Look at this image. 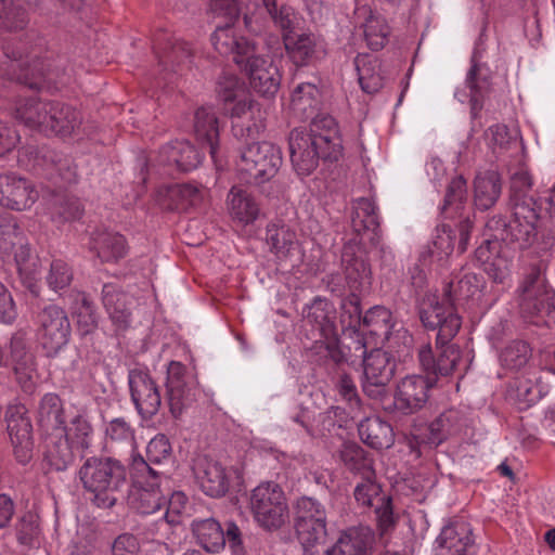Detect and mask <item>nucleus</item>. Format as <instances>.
<instances>
[{
	"mask_svg": "<svg viewBox=\"0 0 555 555\" xmlns=\"http://www.w3.org/2000/svg\"><path fill=\"white\" fill-rule=\"evenodd\" d=\"M472 528L464 520L444 526L436 539V555H475Z\"/></svg>",
	"mask_w": 555,
	"mask_h": 555,
	"instance_id": "23",
	"label": "nucleus"
},
{
	"mask_svg": "<svg viewBox=\"0 0 555 555\" xmlns=\"http://www.w3.org/2000/svg\"><path fill=\"white\" fill-rule=\"evenodd\" d=\"M538 219L535 207L516 204L513 208V218L508 222L506 241L517 243L521 249L530 247L537 240Z\"/></svg>",
	"mask_w": 555,
	"mask_h": 555,
	"instance_id": "26",
	"label": "nucleus"
},
{
	"mask_svg": "<svg viewBox=\"0 0 555 555\" xmlns=\"http://www.w3.org/2000/svg\"><path fill=\"white\" fill-rule=\"evenodd\" d=\"M211 43L221 55H233V60L238 66L243 65L246 56L257 51L254 41L237 36L229 24L216 28L211 35Z\"/></svg>",
	"mask_w": 555,
	"mask_h": 555,
	"instance_id": "30",
	"label": "nucleus"
},
{
	"mask_svg": "<svg viewBox=\"0 0 555 555\" xmlns=\"http://www.w3.org/2000/svg\"><path fill=\"white\" fill-rule=\"evenodd\" d=\"M474 203L479 210H487L494 206L501 192L502 183L500 175L495 171H487L478 175L474 183Z\"/></svg>",
	"mask_w": 555,
	"mask_h": 555,
	"instance_id": "45",
	"label": "nucleus"
},
{
	"mask_svg": "<svg viewBox=\"0 0 555 555\" xmlns=\"http://www.w3.org/2000/svg\"><path fill=\"white\" fill-rule=\"evenodd\" d=\"M192 530L197 543L209 553H218L224 547V531L214 518L194 520Z\"/></svg>",
	"mask_w": 555,
	"mask_h": 555,
	"instance_id": "51",
	"label": "nucleus"
},
{
	"mask_svg": "<svg viewBox=\"0 0 555 555\" xmlns=\"http://www.w3.org/2000/svg\"><path fill=\"white\" fill-rule=\"evenodd\" d=\"M341 262L346 281L352 291L367 289L371 285V268L366 260L357 256L352 246H345Z\"/></svg>",
	"mask_w": 555,
	"mask_h": 555,
	"instance_id": "43",
	"label": "nucleus"
},
{
	"mask_svg": "<svg viewBox=\"0 0 555 555\" xmlns=\"http://www.w3.org/2000/svg\"><path fill=\"white\" fill-rule=\"evenodd\" d=\"M29 169L38 175H44L57 185L48 201V209L51 219L57 223L79 219L82 215L80 202L76 197L68 196L61 189L77 180V168L70 157L57 154L54 151L35 152Z\"/></svg>",
	"mask_w": 555,
	"mask_h": 555,
	"instance_id": "3",
	"label": "nucleus"
},
{
	"mask_svg": "<svg viewBox=\"0 0 555 555\" xmlns=\"http://www.w3.org/2000/svg\"><path fill=\"white\" fill-rule=\"evenodd\" d=\"M420 319L424 327L437 331L436 345L441 349L439 353L448 347L455 348L449 343L459 333L462 320L453 302L448 301L443 295L441 298L426 296L420 307Z\"/></svg>",
	"mask_w": 555,
	"mask_h": 555,
	"instance_id": "6",
	"label": "nucleus"
},
{
	"mask_svg": "<svg viewBox=\"0 0 555 555\" xmlns=\"http://www.w3.org/2000/svg\"><path fill=\"white\" fill-rule=\"evenodd\" d=\"M266 11L274 26L282 33V39L295 34L304 23L302 16L292 7L286 4L278 5L276 0H262V7L253 13L244 14V24L249 33L260 34L264 28V20L261 12Z\"/></svg>",
	"mask_w": 555,
	"mask_h": 555,
	"instance_id": "13",
	"label": "nucleus"
},
{
	"mask_svg": "<svg viewBox=\"0 0 555 555\" xmlns=\"http://www.w3.org/2000/svg\"><path fill=\"white\" fill-rule=\"evenodd\" d=\"M36 421L44 434L61 433L64 429L65 409L59 395L48 392L40 398L36 410Z\"/></svg>",
	"mask_w": 555,
	"mask_h": 555,
	"instance_id": "39",
	"label": "nucleus"
},
{
	"mask_svg": "<svg viewBox=\"0 0 555 555\" xmlns=\"http://www.w3.org/2000/svg\"><path fill=\"white\" fill-rule=\"evenodd\" d=\"M44 457L51 468L65 470L75 459L73 442L66 437L64 429L61 433L50 431L44 438Z\"/></svg>",
	"mask_w": 555,
	"mask_h": 555,
	"instance_id": "41",
	"label": "nucleus"
},
{
	"mask_svg": "<svg viewBox=\"0 0 555 555\" xmlns=\"http://www.w3.org/2000/svg\"><path fill=\"white\" fill-rule=\"evenodd\" d=\"M131 400L143 418H152L157 414L162 397L158 387L149 372L143 369H132L128 374Z\"/></svg>",
	"mask_w": 555,
	"mask_h": 555,
	"instance_id": "17",
	"label": "nucleus"
},
{
	"mask_svg": "<svg viewBox=\"0 0 555 555\" xmlns=\"http://www.w3.org/2000/svg\"><path fill=\"white\" fill-rule=\"evenodd\" d=\"M202 154L186 140H176L160 147L155 158L159 166L191 171L202 162Z\"/></svg>",
	"mask_w": 555,
	"mask_h": 555,
	"instance_id": "28",
	"label": "nucleus"
},
{
	"mask_svg": "<svg viewBox=\"0 0 555 555\" xmlns=\"http://www.w3.org/2000/svg\"><path fill=\"white\" fill-rule=\"evenodd\" d=\"M361 89L369 94L378 92L384 86L380 64L376 56L359 54L354 60Z\"/></svg>",
	"mask_w": 555,
	"mask_h": 555,
	"instance_id": "49",
	"label": "nucleus"
},
{
	"mask_svg": "<svg viewBox=\"0 0 555 555\" xmlns=\"http://www.w3.org/2000/svg\"><path fill=\"white\" fill-rule=\"evenodd\" d=\"M37 338L48 357H55L69 341L70 322L63 308L47 305L35 318Z\"/></svg>",
	"mask_w": 555,
	"mask_h": 555,
	"instance_id": "10",
	"label": "nucleus"
},
{
	"mask_svg": "<svg viewBox=\"0 0 555 555\" xmlns=\"http://www.w3.org/2000/svg\"><path fill=\"white\" fill-rule=\"evenodd\" d=\"M266 241L271 253L280 260L291 258L299 246L296 229L282 219H275L267 225Z\"/></svg>",
	"mask_w": 555,
	"mask_h": 555,
	"instance_id": "34",
	"label": "nucleus"
},
{
	"mask_svg": "<svg viewBox=\"0 0 555 555\" xmlns=\"http://www.w3.org/2000/svg\"><path fill=\"white\" fill-rule=\"evenodd\" d=\"M203 199V190L189 183L160 186L157 191V202L169 210H186L198 205Z\"/></svg>",
	"mask_w": 555,
	"mask_h": 555,
	"instance_id": "35",
	"label": "nucleus"
},
{
	"mask_svg": "<svg viewBox=\"0 0 555 555\" xmlns=\"http://www.w3.org/2000/svg\"><path fill=\"white\" fill-rule=\"evenodd\" d=\"M467 195L466 180L462 176H457L451 180L448 185L444 202L441 207V214L444 218L459 217V249L461 253L465 251L469 241L470 229L473 228V220L470 212H464Z\"/></svg>",
	"mask_w": 555,
	"mask_h": 555,
	"instance_id": "15",
	"label": "nucleus"
},
{
	"mask_svg": "<svg viewBox=\"0 0 555 555\" xmlns=\"http://www.w3.org/2000/svg\"><path fill=\"white\" fill-rule=\"evenodd\" d=\"M131 424L124 417H116L109 421L105 427L106 438L113 442L134 447L135 436Z\"/></svg>",
	"mask_w": 555,
	"mask_h": 555,
	"instance_id": "64",
	"label": "nucleus"
},
{
	"mask_svg": "<svg viewBox=\"0 0 555 555\" xmlns=\"http://www.w3.org/2000/svg\"><path fill=\"white\" fill-rule=\"evenodd\" d=\"M295 528L304 555H325L326 522H296Z\"/></svg>",
	"mask_w": 555,
	"mask_h": 555,
	"instance_id": "46",
	"label": "nucleus"
},
{
	"mask_svg": "<svg viewBox=\"0 0 555 555\" xmlns=\"http://www.w3.org/2000/svg\"><path fill=\"white\" fill-rule=\"evenodd\" d=\"M77 477L91 501L100 508H111L117 503V493L126 483V466L111 456H90L77 472Z\"/></svg>",
	"mask_w": 555,
	"mask_h": 555,
	"instance_id": "4",
	"label": "nucleus"
},
{
	"mask_svg": "<svg viewBox=\"0 0 555 555\" xmlns=\"http://www.w3.org/2000/svg\"><path fill=\"white\" fill-rule=\"evenodd\" d=\"M463 423L464 418L460 411L447 410L428 425V434L424 438V442L437 447L450 437L457 435L462 430Z\"/></svg>",
	"mask_w": 555,
	"mask_h": 555,
	"instance_id": "42",
	"label": "nucleus"
},
{
	"mask_svg": "<svg viewBox=\"0 0 555 555\" xmlns=\"http://www.w3.org/2000/svg\"><path fill=\"white\" fill-rule=\"evenodd\" d=\"M249 507L255 521L266 530L281 528L288 517L284 491L272 481L262 482L251 491Z\"/></svg>",
	"mask_w": 555,
	"mask_h": 555,
	"instance_id": "8",
	"label": "nucleus"
},
{
	"mask_svg": "<svg viewBox=\"0 0 555 555\" xmlns=\"http://www.w3.org/2000/svg\"><path fill=\"white\" fill-rule=\"evenodd\" d=\"M51 106V101L36 96L20 98L15 102L14 116L26 127L46 134Z\"/></svg>",
	"mask_w": 555,
	"mask_h": 555,
	"instance_id": "37",
	"label": "nucleus"
},
{
	"mask_svg": "<svg viewBox=\"0 0 555 555\" xmlns=\"http://www.w3.org/2000/svg\"><path fill=\"white\" fill-rule=\"evenodd\" d=\"M475 255L493 283L502 285L511 283L514 253L509 247L489 238L476 249Z\"/></svg>",
	"mask_w": 555,
	"mask_h": 555,
	"instance_id": "14",
	"label": "nucleus"
},
{
	"mask_svg": "<svg viewBox=\"0 0 555 555\" xmlns=\"http://www.w3.org/2000/svg\"><path fill=\"white\" fill-rule=\"evenodd\" d=\"M375 535L364 526L350 527L340 532L336 542L326 547L325 555H372Z\"/></svg>",
	"mask_w": 555,
	"mask_h": 555,
	"instance_id": "27",
	"label": "nucleus"
},
{
	"mask_svg": "<svg viewBox=\"0 0 555 555\" xmlns=\"http://www.w3.org/2000/svg\"><path fill=\"white\" fill-rule=\"evenodd\" d=\"M156 54L159 65L167 69L168 65L173 67L190 62L192 49L185 41L168 38L164 47L157 48Z\"/></svg>",
	"mask_w": 555,
	"mask_h": 555,
	"instance_id": "54",
	"label": "nucleus"
},
{
	"mask_svg": "<svg viewBox=\"0 0 555 555\" xmlns=\"http://www.w3.org/2000/svg\"><path fill=\"white\" fill-rule=\"evenodd\" d=\"M320 78L312 77L308 81H298L291 94V109L300 120L310 119L319 112L322 104Z\"/></svg>",
	"mask_w": 555,
	"mask_h": 555,
	"instance_id": "29",
	"label": "nucleus"
},
{
	"mask_svg": "<svg viewBox=\"0 0 555 555\" xmlns=\"http://www.w3.org/2000/svg\"><path fill=\"white\" fill-rule=\"evenodd\" d=\"M310 118L309 131L294 129L288 139L292 164L301 176L310 175L320 158L337 160L341 151V139L335 119L331 115L319 113Z\"/></svg>",
	"mask_w": 555,
	"mask_h": 555,
	"instance_id": "2",
	"label": "nucleus"
},
{
	"mask_svg": "<svg viewBox=\"0 0 555 555\" xmlns=\"http://www.w3.org/2000/svg\"><path fill=\"white\" fill-rule=\"evenodd\" d=\"M24 232L14 216L0 212V257H10Z\"/></svg>",
	"mask_w": 555,
	"mask_h": 555,
	"instance_id": "56",
	"label": "nucleus"
},
{
	"mask_svg": "<svg viewBox=\"0 0 555 555\" xmlns=\"http://www.w3.org/2000/svg\"><path fill=\"white\" fill-rule=\"evenodd\" d=\"M296 522H326L324 506L313 498L302 496L297 501Z\"/></svg>",
	"mask_w": 555,
	"mask_h": 555,
	"instance_id": "61",
	"label": "nucleus"
},
{
	"mask_svg": "<svg viewBox=\"0 0 555 555\" xmlns=\"http://www.w3.org/2000/svg\"><path fill=\"white\" fill-rule=\"evenodd\" d=\"M281 165L280 147L267 141L253 142L241 150L236 172L240 181L261 185L278 173Z\"/></svg>",
	"mask_w": 555,
	"mask_h": 555,
	"instance_id": "5",
	"label": "nucleus"
},
{
	"mask_svg": "<svg viewBox=\"0 0 555 555\" xmlns=\"http://www.w3.org/2000/svg\"><path fill=\"white\" fill-rule=\"evenodd\" d=\"M193 473L202 491L211 498L223 496L230 487L227 468L208 456H198L193 466Z\"/></svg>",
	"mask_w": 555,
	"mask_h": 555,
	"instance_id": "24",
	"label": "nucleus"
},
{
	"mask_svg": "<svg viewBox=\"0 0 555 555\" xmlns=\"http://www.w3.org/2000/svg\"><path fill=\"white\" fill-rule=\"evenodd\" d=\"M101 302L116 332L131 326L135 299L121 285L105 283L101 291Z\"/></svg>",
	"mask_w": 555,
	"mask_h": 555,
	"instance_id": "16",
	"label": "nucleus"
},
{
	"mask_svg": "<svg viewBox=\"0 0 555 555\" xmlns=\"http://www.w3.org/2000/svg\"><path fill=\"white\" fill-rule=\"evenodd\" d=\"M228 203L232 218L242 224L253 223L259 216L258 203L245 190L233 186L228 194Z\"/></svg>",
	"mask_w": 555,
	"mask_h": 555,
	"instance_id": "47",
	"label": "nucleus"
},
{
	"mask_svg": "<svg viewBox=\"0 0 555 555\" xmlns=\"http://www.w3.org/2000/svg\"><path fill=\"white\" fill-rule=\"evenodd\" d=\"M51 105L46 134L67 138L83 131L82 115L76 107L60 101H51Z\"/></svg>",
	"mask_w": 555,
	"mask_h": 555,
	"instance_id": "33",
	"label": "nucleus"
},
{
	"mask_svg": "<svg viewBox=\"0 0 555 555\" xmlns=\"http://www.w3.org/2000/svg\"><path fill=\"white\" fill-rule=\"evenodd\" d=\"M283 42L288 57L297 66L310 65L325 53L322 42L312 33H295Z\"/></svg>",
	"mask_w": 555,
	"mask_h": 555,
	"instance_id": "32",
	"label": "nucleus"
},
{
	"mask_svg": "<svg viewBox=\"0 0 555 555\" xmlns=\"http://www.w3.org/2000/svg\"><path fill=\"white\" fill-rule=\"evenodd\" d=\"M482 278L473 272L463 273L457 280H451L443 288V296L448 301L456 305L462 300L474 297L482 287Z\"/></svg>",
	"mask_w": 555,
	"mask_h": 555,
	"instance_id": "52",
	"label": "nucleus"
},
{
	"mask_svg": "<svg viewBox=\"0 0 555 555\" xmlns=\"http://www.w3.org/2000/svg\"><path fill=\"white\" fill-rule=\"evenodd\" d=\"M4 55L10 59V72H4L10 80H16L18 83L28 87L34 90H41L46 82V73L43 64L40 60L36 59L33 64L18 63L22 60V53L11 50V48L4 47Z\"/></svg>",
	"mask_w": 555,
	"mask_h": 555,
	"instance_id": "31",
	"label": "nucleus"
},
{
	"mask_svg": "<svg viewBox=\"0 0 555 555\" xmlns=\"http://www.w3.org/2000/svg\"><path fill=\"white\" fill-rule=\"evenodd\" d=\"M454 249V234L449 224H441L436 228L430 254L439 261L447 259Z\"/></svg>",
	"mask_w": 555,
	"mask_h": 555,
	"instance_id": "62",
	"label": "nucleus"
},
{
	"mask_svg": "<svg viewBox=\"0 0 555 555\" xmlns=\"http://www.w3.org/2000/svg\"><path fill=\"white\" fill-rule=\"evenodd\" d=\"M39 198L31 181L16 173L0 175V205L12 210L29 209Z\"/></svg>",
	"mask_w": 555,
	"mask_h": 555,
	"instance_id": "21",
	"label": "nucleus"
},
{
	"mask_svg": "<svg viewBox=\"0 0 555 555\" xmlns=\"http://www.w3.org/2000/svg\"><path fill=\"white\" fill-rule=\"evenodd\" d=\"M172 449L169 439L162 434L156 435L146 447V460L150 467L160 465L171 459Z\"/></svg>",
	"mask_w": 555,
	"mask_h": 555,
	"instance_id": "63",
	"label": "nucleus"
},
{
	"mask_svg": "<svg viewBox=\"0 0 555 555\" xmlns=\"http://www.w3.org/2000/svg\"><path fill=\"white\" fill-rule=\"evenodd\" d=\"M9 348V365L13 367L17 383L24 390H31L35 384L36 362L26 333L23 331L14 333Z\"/></svg>",
	"mask_w": 555,
	"mask_h": 555,
	"instance_id": "22",
	"label": "nucleus"
},
{
	"mask_svg": "<svg viewBox=\"0 0 555 555\" xmlns=\"http://www.w3.org/2000/svg\"><path fill=\"white\" fill-rule=\"evenodd\" d=\"M90 250L101 262L116 263L126 257L128 244L124 235L113 231H95L90 238Z\"/></svg>",
	"mask_w": 555,
	"mask_h": 555,
	"instance_id": "36",
	"label": "nucleus"
},
{
	"mask_svg": "<svg viewBox=\"0 0 555 555\" xmlns=\"http://www.w3.org/2000/svg\"><path fill=\"white\" fill-rule=\"evenodd\" d=\"M532 358L530 345L520 339H515L506 344L500 354L499 361L502 369L509 373H519L529 367Z\"/></svg>",
	"mask_w": 555,
	"mask_h": 555,
	"instance_id": "48",
	"label": "nucleus"
},
{
	"mask_svg": "<svg viewBox=\"0 0 555 555\" xmlns=\"http://www.w3.org/2000/svg\"><path fill=\"white\" fill-rule=\"evenodd\" d=\"M361 440L372 449H388L393 443V431L390 424L379 417H366L358 427Z\"/></svg>",
	"mask_w": 555,
	"mask_h": 555,
	"instance_id": "44",
	"label": "nucleus"
},
{
	"mask_svg": "<svg viewBox=\"0 0 555 555\" xmlns=\"http://www.w3.org/2000/svg\"><path fill=\"white\" fill-rule=\"evenodd\" d=\"M66 437L76 448L88 449L91 444L93 428L88 418L82 414H77L72 418L68 426L64 424Z\"/></svg>",
	"mask_w": 555,
	"mask_h": 555,
	"instance_id": "59",
	"label": "nucleus"
},
{
	"mask_svg": "<svg viewBox=\"0 0 555 555\" xmlns=\"http://www.w3.org/2000/svg\"><path fill=\"white\" fill-rule=\"evenodd\" d=\"M363 357L364 380L362 389L366 396L379 399L386 393V386L392 378L396 370V361L387 351L375 348L366 353V347L358 340Z\"/></svg>",
	"mask_w": 555,
	"mask_h": 555,
	"instance_id": "12",
	"label": "nucleus"
},
{
	"mask_svg": "<svg viewBox=\"0 0 555 555\" xmlns=\"http://www.w3.org/2000/svg\"><path fill=\"white\" fill-rule=\"evenodd\" d=\"M249 79L250 88L262 96L274 95L281 83L278 67L269 57L251 52L241 66Z\"/></svg>",
	"mask_w": 555,
	"mask_h": 555,
	"instance_id": "20",
	"label": "nucleus"
},
{
	"mask_svg": "<svg viewBox=\"0 0 555 555\" xmlns=\"http://www.w3.org/2000/svg\"><path fill=\"white\" fill-rule=\"evenodd\" d=\"M194 133L198 142L208 146L212 160L217 163L219 151V121L211 107L202 106L195 112Z\"/></svg>",
	"mask_w": 555,
	"mask_h": 555,
	"instance_id": "40",
	"label": "nucleus"
},
{
	"mask_svg": "<svg viewBox=\"0 0 555 555\" xmlns=\"http://www.w3.org/2000/svg\"><path fill=\"white\" fill-rule=\"evenodd\" d=\"M532 188V180L528 171L519 169L511 177V204L514 208L516 204H528L529 207H535V202L529 192Z\"/></svg>",
	"mask_w": 555,
	"mask_h": 555,
	"instance_id": "58",
	"label": "nucleus"
},
{
	"mask_svg": "<svg viewBox=\"0 0 555 555\" xmlns=\"http://www.w3.org/2000/svg\"><path fill=\"white\" fill-rule=\"evenodd\" d=\"M460 359V349L454 347L446 348L436 357L430 345L422 346L418 350V361L426 375H408L398 383L393 400L396 409L403 414L421 410L428 401L429 389L439 377L451 375Z\"/></svg>",
	"mask_w": 555,
	"mask_h": 555,
	"instance_id": "1",
	"label": "nucleus"
},
{
	"mask_svg": "<svg viewBox=\"0 0 555 555\" xmlns=\"http://www.w3.org/2000/svg\"><path fill=\"white\" fill-rule=\"evenodd\" d=\"M134 487L129 495L132 509L141 515H152L166 507L167 500L159 490L163 473L150 467L141 455L132 461Z\"/></svg>",
	"mask_w": 555,
	"mask_h": 555,
	"instance_id": "7",
	"label": "nucleus"
},
{
	"mask_svg": "<svg viewBox=\"0 0 555 555\" xmlns=\"http://www.w3.org/2000/svg\"><path fill=\"white\" fill-rule=\"evenodd\" d=\"M353 495L359 505L374 509L382 533L393 527L391 498L383 492L380 485L366 478L356 486Z\"/></svg>",
	"mask_w": 555,
	"mask_h": 555,
	"instance_id": "18",
	"label": "nucleus"
},
{
	"mask_svg": "<svg viewBox=\"0 0 555 555\" xmlns=\"http://www.w3.org/2000/svg\"><path fill=\"white\" fill-rule=\"evenodd\" d=\"M390 29L386 20L380 15L371 14L363 25L364 39L373 51L383 49L388 40Z\"/></svg>",
	"mask_w": 555,
	"mask_h": 555,
	"instance_id": "57",
	"label": "nucleus"
},
{
	"mask_svg": "<svg viewBox=\"0 0 555 555\" xmlns=\"http://www.w3.org/2000/svg\"><path fill=\"white\" fill-rule=\"evenodd\" d=\"M27 413L26 406L22 403H13L7 408L4 420L10 439L31 436L33 425Z\"/></svg>",
	"mask_w": 555,
	"mask_h": 555,
	"instance_id": "55",
	"label": "nucleus"
},
{
	"mask_svg": "<svg viewBox=\"0 0 555 555\" xmlns=\"http://www.w3.org/2000/svg\"><path fill=\"white\" fill-rule=\"evenodd\" d=\"M186 501L188 499L184 493H172L171 498L166 503L167 508L163 517L153 525L152 533L162 539L169 540L175 529L180 526V513L186 504Z\"/></svg>",
	"mask_w": 555,
	"mask_h": 555,
	"instance_id": "50",
	"label": "nucleus"
},
{
	"mask_svg": "<svg viewBox=\"0 0 555 555\" xmlns=\"http://www.w3.org/2000/svg\"><path fill=\"white\" fill-rule=\"evenodd\" d=\"M466 88L469 90L470 113L476 118L481 112L486 99L492 92V72L482 62V53L476 48L470 57V66L465 78Z\"/></svg>",
	"mask_w": 555,
	"mask_h": 555,
	"instance_id": "19",
	"label": "nucleus"
},
{
	"mask_svg": "<svg viewBox=\"0 0 555 555\" xmlns=\"http://www.w3.org/2000/svg\"><path fill=\"white\" fill-rule=\"evenodd\" d=\"M198 382L195 374L179 361L167 366L166 400L173 417H179L197 400Z\"/></svg>",
	"mask_w": 555,
	"mask_h": 555,
	"instance_id": "11",
	"label": "nucleus"
},
{
	"mask_svg": "<svg viewBox=\"0 0 555 555\" xmlns=\"http://www.w3.org/2000/svg\"><path fill=\"white\" fill-rule=\"evenodd\" d=\"M519 308L525 318L551 317L555 311V293L547 285L541 269L530 266L518 287Z\"/></svg>",
	"mask_w": 555,
	"mask_h": 555,
	"instance_id": "9",
	"label": "nucleus"
},
{
	"mask_svg": "<svg viewBox=\"0 0 555 555\" xmlns=\"http://www.w3.org/2000/svg\"><path fill=\"white\" fill-rule=\"evenodd\" d=\"M335 319L336 311L326 299L315 298L305 310V322L311 326L313 339L337 333Z\"/></svg>",
	"mask_w": 555,
	"mask_h": 555,
	"instance_id": "38",
	"label": "nucleus"
},
{
	"mask_svg": "<svg viewBox=\"0 0 555 555\" xmlns=\"http://www.w3.org/2000/svg\"><path fill=\"white\" fill-rule=\"evenodd\" d=\"M351 227L359 235V245H376L379 242V217L375 203L365 197L353 202Z\"/></svg>",
	"mask_w": 555,
	"mask_h": 555,
	"instance_id": "25",
	"label": "nucleus"
},
{
	"mask_svg": "<svg viewBox=\"0 0 555 555\" xmlns=\"http://www.w3.org/2000/svg\"><path fill=\"white\" fill-rule=\"evenodd\" d=\"M395 319L389 309L375 306L366 311L362 318V325L367 332L383 340L390 337L395 327Z\"/></svg>",
	"mask_w": 555,
	"mask_h": 555,
	"instance_id": "53",
	"label": "nucleus"
},
{
	"mask_svg": "<svg viewBox=\"0 0 555 555\" xmlns=\"http://www.w3.org/2000/svg\"><path fill=\"white\" fill-rule=\"evenodd\" d=\"M0 20L10 30L23 29L28 23L26 10L14 5V0H0Z\"/></svg>",
	"mask_w": 555,
	"mask_h": 555,
	"instance_id": "60",
	"label": "nucleus"
}]
</instances>
